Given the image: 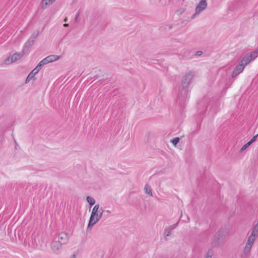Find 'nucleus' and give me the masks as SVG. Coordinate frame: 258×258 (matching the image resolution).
<instances>
[{
	"mask_svg": "<svg viewBox=\"0 0 258 258\" xmlns=\"http://www.w3.org/2000/svg\"><path fill=\"white\" fill-rule=\"evenodd\" d=\"M104 210L102 207L97 204L95 205L93 208L91 216L90 218L89 222L88 225V227H92L102 217Z\"/></svg>",
	"mask_w": 258,
	"mask_h": 258,
	"instance_id": "nucleus-1",
	"label": "nucleus"
},
{
	"mask_svg": "<svg viewBox=\"0 0 258 258\" xmlns=\"http://www.w3.org/2000/svg\"><path fill=\"white\" fill-rule=\"evenodd\" d=\"M24 55V52L16 53L8 57L4 61L6 64H10L19 60Z\"/></svg>",
	"mask_w": 258,
	"mask_h": 258,
	"instance_id": "nucleus-2",
	"label": "nucleus"
},
{
	"mask_svg": "<svg viewBox=\"0 0 258 258\" xmlns=\"http://www.w3.org/2000/svg\"><path fill=\"white\" fill-rule=\"evenodd\" d=\"M193 77L194 74L191 72L185 74L182 80V87L183 89H185L188 87Z\"/></svg>",
	"mask_w": 258,
	"mask_h": 258,
	"instance_id": "nucleus-3",
	"label": "nucleus"
},
{
	"mask_svg": "<svg viewBox=\"0 0 258 258\" xmlns=\"http://www.w3.org/2000/svg\"><path fill=\"white\" fill-rule=\"evenodd\" d=\"M62 244L59 241H53L50 244L51 249L55 253H59L61 250Z\"/></svg>",
	"mask_w": 258,
	"mask_h": 258,
	"instance_id": "nucleus-4",
	"label": "nucleus"
},
{
	"mask_svg": "<svg viewBox=\"0 0 258 258\" xmlns=\"http://www.w3.org/2000/svg\"><path fill=\"white\" fill-rule=\"evenodd\" d=\"M223 241V239L216 233L212 241V246L214 247H219L222 244Z\"/></svg>",
	"mask_w": 258,
	"mask_h": 258,
	"instance_id": "nucleus-5",
	"label": "nucleus"
},
{
	"mask_svg": "<svg viewBox=\"0 0 258 258\" xmlns=\"http://www.w3.org/2000/svg\"><path fill=\"white\" fill-rule=\"evenodd\" d=\"M244 68L243 65L239 61V63L235 67L232 72L231 75L232 77L234 78L237 76L243 71Z\"/></svg>",
	"mask_w": 258,
	"mask_h": 258,
	"instance_id": "nucleus-6",
	"label": "nucleus"
},
{
	"mask_svg": "<svg viewBox=\"0 0 258 258\" xmlns=\"http://www.w3.org/2000/svg\"><path fill=\"white\" fill-rule=\"evenodd\" d=\"M207 6V3L206 2L201 1L196 8L195 14H199L202 11L206 8Z\"/></svg>",
	"mask_w": 258,
	"mask_h": 258,
	"instance_id": "nucleus-7",
	"label": "nucleus"
},
{
	"mask_svg": "<svg viewBox=\"0 0 258 258\" xmlns=\"http://www.w3.org/2000/svg\"><path fill=\"white\" fill-rule=\"evenodd\" d=\"M69 240L68 234L65 232H61L58 235V240L62 244H66Z\"/></svg>",
	"mask_w": 258,
	"mask_h": 258,
	"instance_id": "nucleus-8",
	"label": "nucleus"
},
{
	"mask_svg": "<svg viewBox=\"0 0 258 258\" xmlns=\"http://www.w3.org/2000/svg\"><path fill=\"white\" fill-rule=\"evenodd\" d=\"M228 232L229 230L227 228H221L217 231L216 234H218V236L220 237L224 240V239L228 235Z\"/></svg>",
	"mask_w": 258,
	"mask_h": 258,
	"instance_id": "nucleus-9",
	"label": "nucleus"
},
{
	"mask_svg": "<svg viewBox=\"0 0 258 258\" xmlns=\"http://www.w3.org/2000/svg\"><path fill=\"white\" fill-rule=\"evenodd\" d=\"M257 237L258 236L250 233V234L248 237L246 244L252 246Z\"/></svg>",
	"mask_w": 258,
	"mask_h": 258,
	"instance_id": "nucleus-10",
	"label": "nucleus"
},
{
	"mask_svg": "<svg viewBox=\"0 0 258 258\" xmlns=\"http://www.w3.org/2000/svg\"><path fill=\"white\" fill-rule=\"evenodd\" d=\"M251 61V60L250 59L249 56L246 54L242 58L240 62L243 65V67H245V66L248 64Z\"/></svg>",
	"mask_w": 258,
	"mask_h": 258,
	"instance_id": "nucleus-11",
	"label": "nucleus"
},
{
	"mask_svg": "<svg viewBox=\"0 0 258 258\" xmlns=\"http://www.w3.org/2000/svg\"><path fill=\"white\" fill-rule=\"evenodd\" d=\"M46 57L48 59L49 62H52L57 60H58L60 58V56L59 55L52 54L50 55L47 56Z\"/></svg>",
	"mask_w": 258,
	"mask_h": 258,
	"instance_id": "nucleus-12",
	"label": "nucleus"
},
{
	"mask_svg": "<svg viewBox=\"0 0 258 258\" xmlns=\"http://www.w3.org/2000/svg\"><path fill=\"white\" fill-rule=\"evenodd\" d=\"M252 246L246 244L243 249V255L246 256L249 255Z\"/></svg>",
	"mask_w": 258,
	"mask_h": 258,
	"instance_id": "nucleus-13",
	"label": "nucleus"
},
{
	"mask_svg": "<svg viewBox=\"0 0 258 258\" xmlns=\"http://www.w3.org/2000/svg\"><path fill=\"white\" fill-rule=\"evenodd\" d=\"M247 55L249 56L251 60L254 59L258 56V49L256 50L247 54Z\"/></svg>",
	"mask_w": 258,
	"mask_h": 258,
	"instance_id": "nucleus-14",
	"label": "nucleus"
},
{
	"mask_svg": "<svg viewBox=\"0 0 258 258\" xmlns=\"http://www.w3.org/2000/svg\"><path fill=\"white\" fill-rule=\"evenodd\" d=\"M36 75V74L34 72V71L33 70L27 76L26 79V83H28L29 82V81L32 79H34V80L36 79L35 78H34V76Z\"/></svg>",
	"mask_w": 258,
	"mask_h": 258,
	"instance_id": "nucleus-15",
	"label": "nucleus"
},
{
	"mask_svg": "<svg viewBox=\"0 0 258 258\" xmlns=\"http://www.w3.org/2000/svg\"><path fill=\"white\" fill-rule=\"evenodd\" d=\"M55 0H42V5L43 8H46L48 5L52 4Z\"/></svg>",
	"mask_w": 258,
	"mask_h": 258,
	"instance_id": "nucleus-16",
	"label": "nucleus"
},
{
	"mask_svg": "<svg viewBox=\"0 0 258 258\" xmlns=\"http://www.w3.org/2000/svg\"><path fill=\"white\" fill-rule=\"evenodd\" d=\"M251 234L258 236V220L256 224L253 227Z\"/></svg>",
	"mask_w": 258,
	"mask_h": 258,
	"instance_id": "nucleus-17",
	"label": "nucleus"
},
{
	"mask_svg": "<svg viewBox=\"0 0 258 258\" xmlns=\"http://www.w3.org/2000/svg\"><path fill=\"white\" fill-rule=\"evenodd\" d=\"M34 42H35V40H34L33 39H31L30 37L29 40L26 42V43L25 44V47H27V48L30 47L33 44Z\"/></svg>",
	"mask_w": 258,
	"mask_h": 258,
	"instance_id": "nucleus-18",
	"label": "nucleus"
},
{
	"mask_svg": "<svg viewBox=\"0 0 258 258\" xmlns=\"http://www.w3.org/2000/svg\"><path fill=\"white\" fill-rule=\"evenodd\" d=\"M34 42H35V40H34L33 39H31L30 37L29 40L26 42V43L25 44V47H27V48L30 47L33 44Z\"/></svg>",
	"mask_w": 258,
	"mask_h": 258,
	"instance_id": "nucleus-19",
	"label": "nucleus"
},
{
	"mask_svg": "<svg viewBox=\"0 0 258 258\" xmlns=\"http://www.w3.org/2000/svg\"><path fill=\"white\" fill-rule=\"evenodd\" d=\"M145 190V192L146 194L149 195L150 196H152V189L150 187V186H149L148 184H146L144 188Z\"/></svg>",
	"mask_w": 258,
	"mask_h": 258,
	"instance_id": "nucleus-20",
	"label": "nucleus"
},
{
	"mask_svg": "<svg viewBox=\"0 0 258 258\" xmlns=\"http://www.w3.org/2000/svg\"><path fill=\"white\" fill-rule=\"evenodd\" d=\"M87 202L91 205L92 206L95 204V200L91 197L88 196L86 198Z\"/></svg>",
	"mask_w": 258,
	"mask_h": 258,
	"instance_id": "nucleus-21",
	"label": "nucleus"
},
{
	"mask_svg": "<svg viewBox=\"0 0 258 258\" xmlns=\"http://www.w3.org/2000/svg\"><path fill=\"white\" fill-rule=\"evenodd\" d=\"M38 35H39V31L37 30V31H35L32 34V35L30 37V38L35 41L36 39L37 38V37H38Z\"/></svg>",
	"mask_w": 258,
	"mask_h": 258,
	"instance_id": "nucleus-22",
	"label": "nucleus"
},
{
	"mask_svg": "<svg viewBox=\"0 0 258 258\" xmlns=\"http://www.w3.org/2000/svg\"><path fill=\"white\" fill-rule=\"evenodd\" d=\"M42 67V66L41 65V64L39 63L38 65L36 66V67L33 70V71L37 74L38 73V72L40 70Z\"/></svg>",
	"mask_w": 258,
	"mask_h": 258,
	"instance_id": "nucleus-23",
	"label": "nucleus"
},
{
	"mask_svg": "<svg viewBox=\"0 0 258 258\" xmlns=\"http://www.w3.org/2000/svg\"><path fill=\"white\" fill-rule=\"evenodd\" d=\"M39 63L41 64L42 66H43L49 62L47 57H45L43 60H42Z\"/></svg>",
	"mask_w": 258,
	"mask_h": 258,
	"instance_id": "nucleus-24",
	"label": "nucleus"
},
{
	"mask_svg": "<svg viewBox=\"0 0 258 258\" xmlns=\"http://www.w3.org/2000/svg\"><path fill=\"white\" fill-rule=\"evenodd\" d=\"M179 138L177 137L171 140V143L173 144L174 146H176L177 143L179 142Z\"/></svg>",
	"mask_w": 258,
	"mask_h": 258,
	"instance_id": "nucleus-25",
	"label": "nucleus"
},
{
	"mask_svg": "<svg viewBox=\"0 0 258 258\" xmlns=\"http://www.w3.org/2000/svg\"><path fill=\"white\" fill-rule=\"evenodd\" d=\"M250 143L248 142L246 144H245L244 146H242V147L240 149V151L242 152L244 151L248 146L250 145Z\"/></svg>",
	"mask_w": 258,
	"mask_h": 258,
	"instance_id": "nucleus-26",
	"label": "nucleus"
},
{
	"mask_svg": "<svg viewBox=\"0 0 258 258\" xmlns=\"http://www.w3.org/2000/svg\"><path fill=\"white\" fill-rule=\"evenodd\" d=\"M164 234L166 236H169L171 234V231L168 229H165Z\"/></svg>",
	"mask_w": 258,
	"mask_h": 258,
	"instance_id": "nucleus-27",
	"label": "nucleus"
},
{
	"mask_svg": "<svg viewBox=\"0 0 258 258\" xmlns=\"http://www.w3.org/2000/svg\"><path fill=\"white\" fill-rule=\"evenodd\" d=\"M257 136H258V134L253 136V138L249 141V142L250 143V144H251L253 142H254L256 140Z\"/></svg>",
	"mask_w": 258,
	"mask_h": 258,
	"instance_id": "nucleus-28",
	"label": "nucleus"
},
{
	"mask_svg": "<svg viewBox=\"0 0 258 258\" xmlns=\"http://www.w3.org/2000/svg\"><path fill=\"white\" fill-rule=\"evenodd\" d=\"M212 254H213V253L211 251H208L207 253L206 258H211L212 256Z\"/></svg>",
	"mask_w": 258,
	"mask_h": 258,
	"instance_id": "nucleus-29",
	"label": "nucleus"
},
{
	"mask_svg": "<svg viewBox=\"0 0 258 258\" xmlns=\"http://www.w3.org/2000/svg\"><path fill=\"white\" fill-rule=\"evenodd\" d=\"M203 53V52L202 51H198L196 52L195 55L197 56H201Z\"/></svg>",
	"mask_w": 258,
	"mask_h": 258,
	"instance_id": "nucleus-30",
	"label": "nucleus"
},
{
	"mask_svg": "<svg viewBox=\"0 0 258 258\" xmlns=\"http://www.w3.org/2000/svg\"><path fill=\"white\" fill-rule=\"evenodd\" d=\"M79 16V13L78 12L77 14H76V17H75V22H77V19H78V17Z\"/></svg>",
	"mask_w": 258,
	"mask_h": 258,
	"instance_id": "nucleus-31",
	"label": "nucleus"
},
{
	"mask_svg": "<svg viewBox=\"0 0 258 258\" xmlns=\"http://www.w3.org/2000/svg\"><path fill=\"white\" fill-rule=\"evenodd\" d=\"M69 26V24H63V27H67Z\"/></svg>",
	"mask_w": 258,
	"mask_h": 258,
	"instance_id": "nucleus-32",
	"label": "nucleus"
},
{
	"mask_svg": "<svg viewBox=\"0 0 258 258\" xmlns=\"http://www.w3.org/2000/svg\"><path fill=\"white\" fill-rule=\"evenodd\" d=\"M105 212H106L107 213H108V214H110V213H111V212H110L109 210H106Z\"/></svg>",
	"mask_w": 258,
	"mask_h": 258,
	"instance_id": "nucleus-33",
	"label": "nucleus"
},
{
	"mask_svg": "<svg viewBox=\"0 0 258 258\" xmlns=\"http://www.w3.org/2000/svg\"><path fill=\"white\" fill-rule=\"evenodd\" d=\"M68 19L67 18H66L64 20H63V21L66 22L67 21Z\"/></svg>",
	"mask_w": 258,
	"mask_h": 258,
	"instance_id": "nucleus-34",
	"label": "nucleus"
},
{
	"mask_svg": "<svg viewBox=\"0 0 258 258\" xmlns=\"http://www.w3.org/2000/svg\"><path fill=\"white\" fill-rule=\"evenodd\" d=\"M14 142H15V145L17 146L18 145V143H17L16 141L15 140H14Z\"/></svg>",
	"mask_w": 258,
	"mask_h": 258,
	"instance_id": "nucleus-35",
	"label": "nucleus"
},
{
	"mask_svg": "<svg viewBox=\"0 0 258 258\" xmlns=\"http://www.w3.org/2000/svg\"><path fill=\"white\" fill-rule=\"evenodd\" d=\"M71 258H75V255H73V256H72V257H71Z\"/></svg>",
	"mask_w": 258,
	"mask_h": 258,
	"instance_id": "nucleus-36",
	"label": "nucleus"
}]
</instances>
